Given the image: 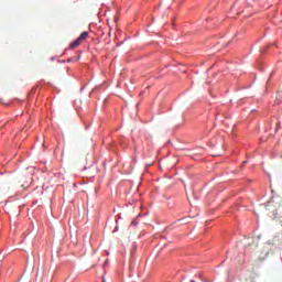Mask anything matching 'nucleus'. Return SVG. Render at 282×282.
I'll return each mask as SVG.
<instances>
[{
  "label": "nucleus",
  "instance_id": "1",
  "mask_svg": "<svg viewBox=\"0 0 282 282\" xmlns=\"http://www.w3.org/2000/svg\"><path fill=\"white\" fill-rule=\"evenodd\" d=\"M87 39H89V32L84 31L78 39H76L75 41H73L69 44V48L70 50H76V47H78V45H80V43H83L84 41H87Z\"/></svg>",
  "mask_w": 282,
  "mask_h": 282
},
{
  "label": "nucleus",
  "instance_id": "2",
  "mask_svg": "<svg viewBox=\"0 0 282 282\" xmlns=\"http://www.w3.org/2000/svg\"><path fill=\"white\" fill-rule=\"evenodd\" d=\"M242 164H248V161L242 162Z\"/></svg>",
  "mask_w": 282,
  "mask_h": 282
},
{
  "label": "nucleus",
  "instance_id": "3",
  "mask_svg": "<svg viewBox=\"0 0 282 282\" xmlns=\"http://www.w3.org/2000/svg\"><path fill=\"white\" fill-rule=\"evenodd\" d=\"M102 282H105V276H102Z\"/></svg>",
  "mask_w": 282,
  "mask_h": 282
}]
</instances>
